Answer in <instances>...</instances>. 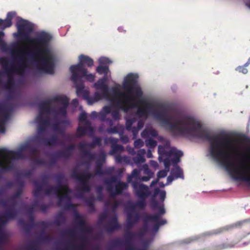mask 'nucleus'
<instances>
[{
	"label": "nucleus",
	"mask_w": 250,
	"mask_h": 250,
	"mask_svg": "<svg viewBox=\"0 0 250 250\" xmlns=\"http://www.w3.org/2000/svg\"><path fill=\"white\" fill-rule=\"evenodd\" d=\"M22 192V190L21 188H18L14 193V194L10 197L9 200L12 202L14 203L15 200L16 199L21 197Z\"/></svg>",
	"instance_id": "49530a36"
},
{
	"label": "nucleus",
	"mask_w": 250,
	"mask_h": 250,
	"mask_svg": "<svg viewBox=\"0 0 250 250\" xmlns=\"http://www.w3.org/2000/svg\"><path fill=\"white\" fill-rule=\"evenodd\" d=\"M0 112L2 113V117L0 119V132L4 133L5 131L4 123L9 116V113L4 108L0 107Z\"/></svg>",
	"instance_id": "a878e982"
},
{
	"label": "nucleus",
	"mask_w": 250,
	"mask_h": 250,
	"mask_svg": "<svg viewBox=\"0 0 250 250\" xmlns=\"http://www.w3.org/2000/svg\"><path fill=\"white\" fill-rule=\"evenodd\" d=\"M106 81V77H104L103 79L99 80L97 83L94 84L95 87L97 89L102 90L104 87L107 85L105 84Z\"/></svg>",
	"instance_id": "37998d69"
},
{
	"label": "nucleus",
	"mask_w": 250,
	"mask_h": 250,
	"mask_svg": "<svg viewBox=\"0 0 250 250\" xmlns=\"http://www.w3.org/2000/svg\"><path fill=\"white\" fill-rule=\"evenodd\" d=\"M21 63L15 65L6 59H1L0 62L4 70V73L7 77V80L5 83V87L8 89L12 88L15 84L14 75L22 74L25 71L26 66L25 62L22 58L20 59Z\"/></svg>",
	"instance_id": "7ed1b4c3"
},
{
	"label": "nucleus",
	"mask_w": 250,
	"mask_h": 250,
	"mask_svg": "<svg viewBox=\"0 0 250 250\" xmlns=\"http://www.w3.org/2000/svg\"><path fill=\"white\" fill-rule=\"evenodd\" d=\"M158 152L159 155V160L161 161V157L166 156H168V151L166 150L164 146H159L158 148Z\"/></svg>",
	"instance_id": "a19ab883"
},
{
	"label": "nucleus",
	"mask_w": 250,
	"mask_h": 250,
	"mask_svg": "<svg viewBox=\"0 0 250 250\" xmlns=\"http://www.w3.org/2000/svg\"><path fill=\"white\" fill-rule=\"evenodd\" d=\"M123 126L119 125H116L113 127L108 128L106 130L107 133L109 134L119 133L122 130H123Z\"/></svg>",
	"instance_id": "e433bc0d"
},
{
	"label": "nucleus",
	"mask_w": 250,
	"mask_h": 250,
	"mask_svg": "<svg viewBox=\"0 0 250 250\" xmlns=\"http://www.w3.org/2000/svg\"><path fill=\"white\" fill-rule=\"evenodd\" d=\"M87 157L88 158V159L84 161L83 164V165L89 166L91 161L96 159V154L95 153L91 152Z\"/></svg>",
	"instance_id": "a18cd8bd"
},
{
	"label": "nucleus",
	"mask_w": 250,
	"mask_h": 250,
	"mask_svg": "<svg viewBox=\"0 0 250 250\" xmlns=\"http://www.w3.org/2000/svg\"><path fill=\"white\" fill-rule=\"evenodd\" d=\"M16 25L18 31L17 38L22 42H30L35 45L32 50L24 52L23 56L38 62L37 69L39 72L54 73V59L48 47L50 40L49 35L42 32L36 38H31L29 34L33 31V26L31 23L25 20L18 21Z\"/></svg>",
	"instance_id": "f03ea898"
},
{
	"label": "nucleus",
	"mask_w": 250,
	"mask_h": 250,
	"mask_svg": "<svg viewBox=\"0 0 250 250\" xmlns=\"http://www.w3.org/2000/svg\"><path fill=\"white\" fill-rule=\"evenodd\" d=\"M171 160L168 157L166 158L164 160V164L166 169L169 171V167L170 166Z\"/></svg>",
	"instance_id": "69168bd1"
},
{
	"label": "nucleus",
	"mask_w": 250,
	"mask_h": 250,
	"mask_svg": "<svg viewBox=\"0 0 250 250\" xmlns=\"http://www.w3.org/2000/svg\"><path fill=\"white\" fill-rule=\"evenodd\" d=\"M183 152L175 148H171L168 151V156H172L171 159V161L173 165H177V164L180 162V158L183 156Z\"/></svg>",
	"instance_id": "b1692460"
},
{
	"label": "nucleus",
	"mask_w": 250,
	"mask_h": 250,
	"mask_svg": "<svg viewBox=\"0 0 250 250\" xmlns=\"http://www.w3.org/2000/svg\"><path fill=\"white\" fill-rule=\"evenodd\" d=\"M71 176L79 182V188L83 192H89L91 187L89 184V180L93 177V175L87 171H83L78 173L75 169L72 172Z\"/></svg>",
	"instance_id": "6e6552de"
},
{
	"label": "nucleus",
	"mask_w": 250,
	"mask_h": 250,
	"mask_svg": "<svg viewBox=\"0 0 250 250\" xmlns=\"http://www.w3.org/2000/svg\"><path fill=\"white\" fill-rule=\"evenodd\" d=\"M11 151V150H9L6 148H0V156L2 157L4 159H6L8 157V152Z\"/></svg>",
	"instance_id": "13d9d810"
},
{
	"label": "nucleus",
	"mask_w": 250,
	"mask_h": 250,
	"mask_svg": "<svg viewBox=\"0 0 250 250\" xmlns=\"http://www.w3.org/2000/svg\"><path fill=\"white\" fill-rule=\"evenodd\" d=\"M159 193L160 198L161 200H164L166 198V192L164 190H161L157 188L154 190V196L157 195Z\"/></svg>",
	"instance_id": "8fccbe9b"
},
{
	"label": "nucleus",
	"mask_w": 250,
	"mask_h": 250,
	"mask_svg": "<svg viewBox=\"0 0 250 250\" xmlns=\"http://www.w3.org/2000/svg\"><path fill=\"white\" fill-rule=\"evenodd\" d=\"M0 176L2 172L10 171L14 168V165L10 161H7V164H5L4 162L0 161Z\"/></svg>",
	"instance_id": "c756f323"
},
{
	"label": "nucleus",
	"mask_w": 250,
	"mask_h": 250,
	"mask_svg": "<svg viewBox=\"0 0 250 250\" xmlns=\"http://www.w3.org/2000/svg\"><path fill=\"white\" fill-rule=\"evenodd\" d=\"M71 192V190L68 186L65 187V193L63 195H62L61 192L59 190V187L50 186L45 190V193L47 195H49L51 193L56 194L58 199V206H63L65 209H74L75 208L74 205L71 202V198L69 195Z\"/></svg>",
	"instance_id": "39448f33"
},
{
	"label": "nucleus",
	"mask_w": 250,
	"mask_h": 250,
	"mask_svg": "<svg viewBox=\"0 0 250 250\" xmlns=\"http://www.w3.org/2000/svg\"><path fill=\"white\" fill-rule=\"evenodd\" d=\"M242 226L244 229L245 230V232L246 234L243 235V237H246L247 235L250 234V224L247 223L245 222H238L236 223L232 224L229 225H227L221 228H217L216 229H213V234L214 235H217L223 233L226 231L232 230L237 227Z\"/></svg>",
	"instance_id": "9d476101"
},
{
	"label": "nucleus",
	"mask_w": 250,
	"mask_h": 250,
	"mask_svg": "<svg viewBox=\"0 0 250 250\" xmlns=\"http://www.w3.org/2000/svg\"><path fill=\"white\" fill-rule=\"evenodd\" d=\"M79 61L77 64L71 65L70 67V71L72 73L70 79L75 83L80 77L78 72H83L84 75L87 72V69L84 67V65L92 67L94 64L93 60L91 58L83 54L79 56Z\"/></svg>",
	"instance_id": "423d86ee"
},
{
	"label": "nucleus",
	"mask_w": 250,
	"mask_h": 250,
	"mask_svg": "<svg viewBox=\"0 0 250 250\" xmlns=\"http://www.w3.org/2000/svg\"><path fill=\"white\" fill-rule=\"evenodd\" d=\"M158 133L156 130L151 127L146 128L141 133V136L144 138H150V137H156Z\"/></svg>",
	"instance_id": "bb28decb"
},
{
	"label": "nucleus",
	"mask_w": 250,
	"mask_h": 250,
	"mask_svg": "<svg viewBox=\"0 0 250 250\" xmlns=\"http://www.w3.org/2000/svg\"><path fill=\"white\" fill-rule=\"evenodd\" d=\"M64 178V175L62 173L57 174L55 175V179L57 182L56 187H59V190L61 192L62 190L65 192V187L66 186L62 185V181Z\"/></svg>",
	"instance_id": "2f4dec72"
},
{
	"label": "nucleus",
	"mask_w": 250,
	"mask_h": 250,
	"mask_svg": "<svg viewBox=\"0 0 250 250\" xmlns=\"http://www.w3.org/2000/svg\"><path fill=\"white\" fill-rule=\"evenodd\" d=\"M53 128L55 131L61 135H65V130L62 128L59 123H56L53 125Z\"/></svg>",
	"instance_id": "c03bdc74"
},
{
	"label": "nucleus",
	"mask_w": 250,
	"mask_h": 250,
	"mask_svg": "<svg viewBox=\"0 0 250 250\" xmlns=\"http://www.w3.org/2000/svg\"><path fill=\"white\" fill-rule=\"evenodd\" d=\"M140 171L137 169H134L132 170L131 174L128 175L127 177V182L128 183H131L134 181H132L133 178L139 179Z\"/></svg>",
	"instance_id": "f704fd0d"
},
{
	"label": "nucleus",
	"mask_w": 250,
	"mask_h": 250,
	"mask_svg": "<svg viewBox=\"0 0 250 250\" xmlns=\"http://www.w3.org/2000/svg\"><path fill=\"white\" fill-rule=\"evenodd\" d=\"M75 149V145L70 144L68 145L64 150L59 151L55 153L56 158H64L68 159L72 154Z\"/></svg>",
	"instance_id": "dca6fc26"
},
{
	"label": "nucleus",
	"mask_w": 250,
	"mask_h": 250,
	"mask_svg": "<svg viewBox=\"0 0 250 250\" xmlns=\"http://www.w3.org/2000/svg\"><path fill=\"white\" fill-rule=\"evenodd\" d=\"M76 88V93L78 96H82L84 99L88 101L89 97V92L84 89V84L83 83H78V81L75 83Z\"/></svg>",
	"instance_id": "4be33fe9"
},
{
	"label": "nucleus",
	"mask_w": 250,
	"mask_h": 250,
	"mask_svg": "<svg viewBox=\"0 0 250 250\" xmlns=\"http://www.w3.org/2000/svg\"><path fill=\"white\" fill-rule=\"evenodd\" d=\"M92 142L96 146H102V138L100 137H94L93 139Z\"/></svg>",
	"instance_id": "e2e57ef3"
},
{
	"label": "nucleus",
	"mask_w": 250,
	"mask_h": 250,
	"mask_svg": "<svg viewBox=\"0 0 250 250\" xmlns=\"http://www.w3.org/2000/svg\"><path fill=\"white\" fill-rule=\"evenodd\" d=\"M245 66V64L243 66H239L235 68V70L239 73H242L244 74H246L248 72V70Z\"/></svg>",
	"instance_id": "6e6d98bb"
},
{
	"label": "nucleus",
	"mask_w": 250,
	"mask_h": 250,
	"mask_svg": "<svg viewBox=\"0 0 250 250\" xmlns=\"http://www.w3.org/2000/svg\"><path fill=\"white\" fill-rule=\"evenodd\" d=\"M86 126H79L77 129V137L80 138L85 135L87 130L93 132V129L89 123L87 122Z\"/></svg>",
	"instance_id": "c85d7f7f"
},
{
	"label": "nucleus",
	"mask_w": 250,
	"mask_h": 250,
	"mask_svg": "<svg viewBox=\"0 0 250 250\" xmlns=\"http://www.w3.org/2000/svg\"><path fill=\"white\" fill-rule=\"evenodd\" d=\"M106 190L109 192L111 197L122 194L124 190L126 189L128 185L127 183L122 182L116 176H112L104 180Z\"/></svg>",
	"instance_id": "0eeeda50"
},
{
	"label": "nucleus",
	"mask_w": 250,
	"mask_h": 250,
	"mask_svg": "<svg viewBox=\"0 0 250 250\" xmlns=\"http://www.w3.org/2000/svg\"><path fill=\"white\" fill-rule=\"evenodd\" d=\"M133 161L136 164L138 165L144 163L145 161V159L144 157L136 155L133 158Z\"/></svg>",
	"instance_id": "5fc2aeb1"
},
{
	"label": "nucleus",
	"mask_w": 250,
	"mask_h": 250,
	"mask_svg": "<svg viewBox=\"0 0 250 250\" xmlns=\"http://www.w3.org/2000/svg\"><path fill=\"white\" fill-rule=\"evenodd\" d=\"M39 206V202L36 201H35L31 206L28 207L26 209V211L29 215H32L33 214L34 210L38 208Z\"/></svg>",
	"instance_id": "79ce46f5"
},
{
	"label": "nucleus",
	"mask_w": 250,
	"mask_h": 250,
	"mask_svg": "<svg viewBox=\"0 0 250 250\" xmlns=\"http://www.w3.org/2000/svg\"><path fill=\"white\" fill-rule=\"evenodd\" d=\"M137 83V77L132 73H130L127 75L124 80L123 83V88L125 91H127L130 95L132 94L133 91L135 90L136 92V89L139 86H136ZM134 96H136V95Z\"/></svg>",
	"instance_id": "ddd939ff"
},
{
	"label": "nucleus",
	"mask_w": 250,
	"mask_h": 250,
	"mask_svg": "<svg viewBox=\"0 0 250 250\" xmlns=\"http://www.w3.org/2000/svg\"><path fill=\"white\" fill-rule=\"evenodd\" d=\"M140 200L138 201L135 204L133 205L131 208L134 209L136 208H139L144 209L146 206V199L143 198H139Z\"/></svg>",
	"instance_id": "4c0bfd02"
},
{
	"label": "nucleus",
	"mask_w": 250,
	"mask_h": 250,
	"mask_svg": "<svg viewBox=\"0 0 250 250\" xmlns=\"http://www.w3.org/2000/svg\"><path fill=\"white\" fill-rule=\"evenodd\" d=\"M127 159V157L124 156H122L120 155H117L115 157V160L117 163H122L123 162H125Z\"/></svg>",
	"instance_id": "052dcab7"
},
{
	"label": "nucleus",
	"mask_w": 250,
	"mask_h": 250,
	"mask_svg": "<svg viewBox=\"0 0 250 250\" xmlns=\"http://www.w3.org/2000/svg\"><path fill=\"white\" fill-rule=\"evenodd\" d=\"M136 122V118L135 117L130 119H127L125 122L126 129L128 131H130L132 129V125L133 123Z\"/></svg>",
	"instance_id": "de8ad7c7"
},
{
	"label": "nucleus",
	"mask_w": 250,
	"mask_h": 250,
	"mask_svg": "<svg viewBox=\"0 0 250 250\" xmlns=\"http://www.w3.org/2000/svg\"><path fill=\"white\" fill-rule=\"evenodd\" d=\"M33 162L37 165H45L46 164L45 162L41 159L37 157V156L34 157L32 159Z\"/></svg>",
	"instance_id": "bf43d9fd"
},
{
	"label": "nucleus",
	"mask_w": 250,
	"mask_h": 250,
	"mask_svg": "<svg viewBox=\"0 0 250 250\" xmlns=\"http://www.w3.org/2000/svg\"><path fill=\"white\" fill-rule=\"evenodd\" d=\"M102 91V96L103 97V98H109L110 97V94L109 92V88L106 85L104 87L102 90H101Z\"/></svg>",
	"instance_id": "864d4df0"
},
{
	"label": "nucleus",
	"mask_w": 250,
	"mask_h": 250,
	"mask_svg": "<svg viewBox=\"0 0 250 250\" xmlns=\"http://www.w3.org/2000/svg\"><path fill=\"white\" fill-rule=\"evenodd\" d=\"M144 145V142L140 139H137L134 141V146L136 148H139Z\"/></svg>",
	"instance_id": "680f3d73"
},
{
	"label": "nucleus",
	"mask_w": 250,
	"mask_h": 250,
	"mask_svg": "<svg viewBox=\"0 0 250 250\" xmlns=\"http://www.w3.org/2000/svg\"><path fill=\"white\" fill-rule=\"evenodd\" d=\"M58 138L56 135H52L43 140V143L46 146H55L58 144Z\"/></svg>",
	"instance_id": "7c9ffc66"
},
{
	"label": "nucleus",
	"mask_w": 250,
	"mask_h": 250,
	"mask_svg": "<svg viewBox=\"0 0 250 250\" xmlns=\"http://www.w3.org/2000/svg\"><path fill=\"white\" fill-rule=\"evenodd\" d=\"M99 62L100 65L96 68V71L99 74H104V77H106L109 71L107 64L109 63L110 61L108 58L102 57L100 58Z\"/></svg>",
	"instance_id": "2eb2a0df"
},
{
	"label": "nucleus",
	"mask_w": 250,
	"mask_h": 250,
	"mask_svg": "<svg viewBox=\"0 0 250 250\" xmlns=\"http://www.w3.org/2000/svg\"><path fill=\"white\" fill-rule=\"evenodd\" d=\"M167 170H161L158 171L157 173L158 179L165 177L167 175Z\"/></svg>",
	"instance_id": "0e129e2a"
},
{
	"label": "nucleus",
	"mask_w": 250,
	"mask_h": 250,
	"mask_svg": "<svg viewBox=\"0 0 250 250\" xmlns=\"http://www.w3.org/2000/svg\"><path fill=\"white\" fill-rule=\"evenodd\" d=\"M34 185L35 186V188L33 191V194L35 197H37L39 196L40 192L42 189V186L40 183L37 181L34 182Z\"/></svg>",
	"instance_id": "ea45409f"
},
{
	"label": "nucleus",
	"mask_w": 250,
	"mask_h": 250,
	"mask_svg": "<svg viewBox=\"0 0 250 250\" xmlns=\"http://www.w3.org/2000/svg\"><path fill=\"white\" fill-rule=\"evenodd\" d=\"M113 98L111 101L116 103L119 108L127 113L134 107V104H130L129 101H137L138 103L143 105L138 107L136 115L140 117L147 118L151 114L156 119L167 126L168 130L174 135L188 137L190 139H202L210 143L209 152L214 159V135L203 127L202 124L194 117L183 115L171 123V119L167 116V108L161 104H155L142 99L143 92L140 87L136 89V96L130 95L127 91L122 92L119 86L111 88Z\"/></svg>",
	"instance_id": "f257e3e1"
},
{
	"label": "nucleus",
	"mask_w": 250,
	"mask_h": 250,
	"mask_svg": "<svg viewBox=\"0 0 250 250\" xmlns=\"http://www.w3.org/2000/svg\"><path fill=\"white\" fill-rule=\"evenodd\" d=\"M86 146H87V144L85 143H80L78 145V149L82 152L86 150Z\"/></svg>",
	"instance_id": "774afa93"
},
{
	"label": "nucleus",
	"mask_w": 250,
	"mask_h": 250,
	"mask_svg": "<svg viewBox=\"0 0 250 250\" xmlns=\"http://www.w3.org/2000/svg\"><path fill=\"white\" fill-rule=\"evenodd\" d=\"M140 219V215L138 212H128L126 215V228L131 229Z\"/></svg>",
	"instance_id": "f3484780"
},
{
	"label": "nucleus",
	"mask_w": 250,
	"mask_h": 250,
	"mask_svg": "<svg viewBox=\"0 0 250 250\" xmlns=\"http://www.w3.org/2000/svg\"><path fill=\"white\" fill-rule=\"evenodd\" d=\"M16 16V12H9L7 13L6 18L5 20L0 19V29H4L10 27L12 25V20Z\"/></svg>",
	"instance_id": "5701e85b"
},
{
	"label": "nucleus",
	"mask_w": 250,
	"mask_h": 250,
	"mask_svg": "<svg viewBox=\"0 0 250 250\" xmlns=\"http://www.w3.org/2000/svg\"><path fill=\"white\" fill-rule=\"evenodd\" d=\"M66 221V218L63 212H59L54 222V224L57 226H60L61 224L64 223Z\"/></svg>",
	"instance_id": "72a5a7b5"
},
{
	"label": "nucleus",
	"mask_w": 250,
	"mask_h": 250,
	"mask_svg": "<svg viewBox=\"0 0 250 250\" xmlns=\"http://www.w3.org/2000/svg\"><path fill=\"white\" fill-rule=\"evenodd\" d=\"M121 226L118 221L117 216L115 215L105 226V230L108 233H112L120 228Z\"/></svg>",
	"instance_id": "412c9836"
},
{
	"label": "nucleus",
	"mask_w": 250,
	"mask_h": 250,
	"mask_svg": "<svg viewBox=\"0 0 250 250\" xmlns=\"http://www.w3.org/2000/svg\"><path fill=\"white\" fill-rule=\"evenodd\" d=\"M17 215L16 209L12 207L10 208L2 215L0 216V225L6 223L9 220L14 219Z\"/></svg>",
	"instance_id": "a211bd4d"
},
{
	"label": "nucleus",
	"mask_w": 250,
	"mask_h": 250,
	"mask_svg": "<svg viewBox=\"0 0 250 250\" xmlns=\"http://www.w3.org/2000/svg\"><path fill=\"white\" fill-rule=\"evenodd\" d=\"M24 150L29 151L33 158L38 156V151L37 147L29 144H26L21 146L20 149L17 151L12 150L8 151V157L11 159H22L23 158L22 151Z\"/></svg>",
	"instance_id": "1a4fd4ad"
},
{
	"label": "nucleus",
	"mask_w": 250,
	"mask_h": 250,
	"mask_svg": "<svg viewBox=\"0 0 250 250\" xmlns=\"http://www.w3.org/2000/svg\"><path fill=\"white\" fill-rule=\"evenodd\" d=\"M133 191L138 198L146 199L150 194V192L148 187L138 182H132Z\"/></svg>",
	"instance_id": "f8f14e48"
},
{
	"label": "nucleus",
	"mask_w": 250,
	"mask_h": 250,
	"mask_svg": "<svg viewBox=\"0 0 250 250\" xmlns=\"http://www.w3.org/2000/svg\"><path fill=\"white\" fill-rule=\"evenodd\" d=\"M171 175H172L175 179L178 178H184L183 172L180 167L177 166L175 167L172 168L170 172Z\"/></svg>",
	"instance_id": "473e14b6"
},
{
	"label": "nucleus",
	"mask_w": 250,
	"mask_h": 250,
	"mask_svg": "<svg viewBox=\"0 0 250 250\" xmlns=\"http://www.w3.org/2000/svg\"><path fill=\"white\" fill-rule=\"evenodd\" d=\"M54 102H58L62 104V107H59L57 110L53 109V112L55 114L65 117L67 114V108L69 105V100L67 97L64 95L57 96L53 98Z\"/></svg>",
	"instance_id": "9b49d317"
},
{
	"label": "nucleus",
	"mask_w": 250,
	"mask_h": 250,
	"mask_svg": "<svg viewBox=\"0 0 250 250\" xmlns=\"http://www.w3.org/2000/svg\"><path fill=\"white\" fill-rule=\"evenodd\" d=\"M53 102V99L51 100L48 99L42 101L39 104V111L36 119L37 123L38 124V133L39 135L45 132L50 124V118L49 116L44 117L43 114L45 113L49 114L51 111L53 112V109H52V103Z\"/></svg>",
	"instance_id": "20e7f679"
},
{
	"label": "nucleus",
	"mask_w": 250,
	"mask_h": 250,
	"mask_svg": "<svg viewBox=\"0 0 250 250\" xmlns=\"http://www.w3.org/2000/svg\"><path fill=\"white\" fill-rule=\"evenodd\" d=\"M81 74V77H85L87 80L89 81L90 82H93L94 81L95 79V75L92 74H87L86 72L85 74L84 75L83 72H80Z\"/></svg>",
	"instance_id": "603ef678"
},
{
	"label": "nucleus",
	"mask_w": 250,
	"mask_h": 250,
	"mask_svg": "<svg viewBox=\"0 0 250 250\" xmlns=\"http://www.w3.org/2000/svg\"><path fill=\"white\" fill-rule=\"evenodd\" d=\"M234 246V244L231 243H223L217 246V250H222L224 249L232 248Z\"/></svg>",
	"instance_id": "3c124183"
},
{
	"label": "nucleus",
	"mask_w": 250,
	"mask_h": 250,
	"mask_svg": "<svg viewBox=\"0 0 250 250\" xmlns=\"http://www.w3.org/2000/svg\"><path fill=\"white\" fill-rule=\"evenodd\" d=\"M149 221L148 222H149ZM155 223L153 225L152 229L155 232H157L161 226L165 225L167 223V220L165 219L159 220L157 221H153Z\"/></svg>",
	"instance_id": "58836bf2"
},
{
	"label": "nucleus",
	"mask_w": 250,
	"mask_h": 250,
	"mask_svg": "<svg viewBox=\"0 0 250 250\" xmlns=\"http://www.w3.org/2000/svg\"><path fill=\"white\" fill-rule=\"evenodd\" d=\"M111 115L112 117V118L114 120H117L119 119L120 115H119V112L117 110H114L111 112Z\"/></svg>",
	"instance_id": "338daca9"
},
{
	"label": "nucleus",
	"mask_w": 250,
	"mask_h": 250,
	"mask_svg": "<svg viewBox=\"0 0 250 250\" xmlns=\"http://www.w3.org/2000/svg\"><path fill=\"white\" fill-rule=\"evenodd\" d=\"M119 135L120 140L123 143L126 144L128 142V138L126 135L124 134L123 130H122L120 132H119Z\"/></svg>",
	"instance_id": "4d7b16f0"
},
{
	"label": "nucleus",
	"mask_w": 250,
	"mask_h": 250,
	"mask_svg": "<svg viewBox=\"0 0 250 250\" xmlns=\"http://www.w3.org/2000/svg\"><path fill=\"white\" fill-rule=\"evenodd\" d=\"M119 139L113 137H109L104 139L105 145L110 144L111 145V154H115L118 152H122L124 151V148L121 145L118 144Z\"/></svg>",
	"instance_id": "4468645a"
},
{
	"label": "nucleus",
	"mask_w": 250,
	"mask_h": 250,
	"mask_svg": "<svg viewBox=\"0 0 250 250\" xmlns=\"http://www.w3.org/2000/svg\"><path fill=\"white\" fill-rule=\"evenodd\" d=\"M75 220L82 231L86 233L91 232V229L86 226V222L84 219L77 212L75 215Z\"/></svg>",
	"instance_id": "aec40b11"
},
{
	"label": "nucleus",
	"mask_w": 250,
	"mask_h": 250,
	"mask_svg": "<svg viewBox=\"0 0 250 250\" xmlns=\"http://www.w3.org/2000/svg\"><path fill=\"white\" fill-rule=\"evenodd\" d=\"M159 212L155 214H146L144 217V221L145 223L149 221H157L161 220V216L166 213V211L163 207H159L158 208Z\"/></svg>",
	"instance_id": "6ab92c4d"
},
{
	"label": "nucleus",
	"mask_w": 250,
	"mask_h": 250,
	"mask_svg": "<svg viewBox=\"0 0 250 250\" xmlns=\"http://www.w3.org/2000/svg\"><path fill=\"white\" fill-rule=\"evenodd\" d=\"M105 160V154L103 152L100 158H99L96 162V168L95 174L97 175H103V171L104 170L102 169L103 162Z\"/></svg>",
	"instance_id": "393cba45"
},
{
	"label": "nucleus",
	"mask_w": 250,
	"mask_h": 250,
	"mask_svg": "<svg viewBox=\"0 0 250 250\" xmlns=\"http://www.w3.org/2000/svg\"><path fill=\"white\" fill-rule=\"evenodd\" d=\"M146 144L147 146L150 148H154L157 145V141L148 138L146 140Z\"/></svg>",
	"instance_id": "09e8293b"
},
{
	"label": "nucleus",
	"mask_w": 250,
	"mask_h": 250,
	"mask_svg": "<svg viewBox=\"0 0 250 250\" xmlns=\"http://www.w3.org/2000/svg\"><path fill=\"white\" fill-rule=\"evenodd\" d=\"M136 236V234L131 231V229L126 228L125 230V233L124 235L125 241L124 242V245H127L132 244V240Z\"/></svg>",
	"instance_id": "cd10ccee"
},
{
	"label": "nucleus",
	"mask_w": 250,
	"mask_h": 250,
	"mask_svg": "<svg viewBox=\"0 0 250 250\" xmlns=\"http://www.w3.org/2000/svg\"><path fill=\"white\" fill-rule=\"evenodd\" d=\"M103 97L98 92H96L94 93L93 97H90L88 100L87 103L91 105L95 102H97L102 99Z\"/></svg>",
	"instance_id": "c9c22d12"
}]
</instances>
